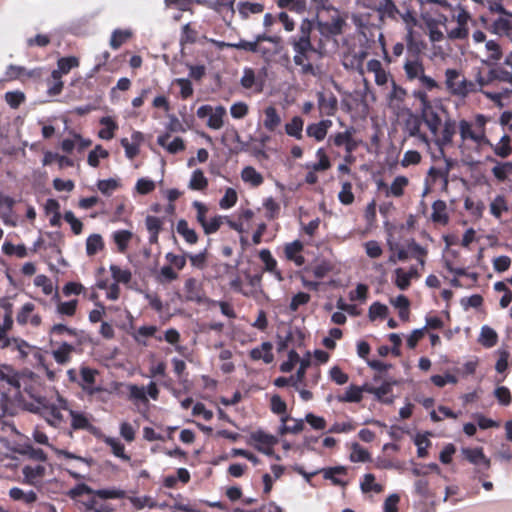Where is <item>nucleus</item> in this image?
<instances>
[{
	"label": "nucleus",
	"mask_w": 512,
	"mask_h": 512,
	"mask_svg": "<svg viewBox=\"0 0 512 512\" xmlns=\"http://www.w3.org/2000/svg\"><path fill=\"white\" fill-rule=\"evenodd\" d=\"M397 384L396 381L389 382L385 381L381 386L376 387L375 398L377 401L384 404H391L394 401V396L392 395V386Z\"/></svg>",
	"instance_id": "4c0bfd02"
},
{
	"label": "nucleus",
	"mask_w": 512,
	"mask_h": 512,
	"mask_svg": "<svg viewBox=\"0 0 512 512\" xmlns=\"http://www.w3.org/2000/svg\"><path fill=\"white\" fill-rule=\"evenodd\" d=\"M69 415L71 417V431L69 432V436L72 437V431L77 430H86L89 432H93L95 427L91 424L89 417L86 413L81 411H76L69 408Z\"/></svg>",
	"instance_id": "6ab92c4d"
},
{
	"label": "nucleus",
	"mask_w": 512,
	"mask_h": 512,
	"mask_svg": "<svg viewBox=\"0 0 512 512\" xmlns=\"http://www.w3.org/2000/svg\"><path fill=\"white\" fill-rule=\"evenodd\" d=\"M367 70L374 74L378 86L387 84L390 74L383 68L381 61L371 59L367 62Z\"/></svg>",
	"instance_id": "393cba45"
},
{
	"label": "nucleus",
	"mask_w": 512,
	"mask_h": 512,
	"mask_svg": "<svg viewBox=\"0 0 512 512\" xmlns=\"http://www.w3.org/2000/svg\"><path fill=\"white\" fill-rule=\"evenodd\" d=\"M226 115V109L224 106H217L209 115L207 126L213 130H219L223 127V118Z\"/></svg>",
	"instance_id": "c03bdc74"
},
{
	"label": "nucleus",
	"mask_w": 512,
	"mask_h": 512,
	"mask_svg": "<svg viewBox=\"0 0 512 512\" xmlns=\"http://www.w3.org/2000/svg\"><path fill=\"white\" fill-rule=\"evenodd\" d=\"M120 187V183L118 180L113 178L99 180L97 182L98 190L106 196H110L113 191L117 190Z\"/></svg>",
	"instance_id": "774afa93"
},
{
	"label": "nucleus",
	"mask_w": 512,
	"mask_h": 512,
	"mask_svg": "<svg viewBox=\"0 0 512 512\" xmlns=\"http://www.w3.org/2000/svg\"><path fill=\"white\" fill-rule=\"evenodd\" d=\"M493 82L492 75H490V70L488 73L484 76L481 72H478L476 75V78L474 81H472V84H476L475 86V93L482 92L488 99L492 100L495 104L499 106H503L501 100H502V93H496V92H486L483 91V87L489 85Z\"/></svg>",
	"instance_id": "dca6fc26"
},
{
	"label": "nucleus",
	"mask_w": 512,
	"mask_h": 512,
	"mask_svg": "<svg viewBox=\"0 0 512 512\" xmlns=\"http://www.w3.org/2000/svg\"><path fill=\"white\" fill-rule=\"evenodd\" d=\"M362 399V389L354 384L350 385L343 395L338 396V401L343 403H359Z\"/></svg>",
	"instance_id": "a18cd8bd"
},
{
	"label": "nucleus",
	"mask_w": 512,
	"mask_h": 512,
	"mask_svg": "<svg viewBox=\"0 0 512 512\" xmlns=\"http://www.w3.org/2000/svg\"><path fill=\"white\" fill-rule=\"evenodd\" d=\"M109 152L101 145H96L95 148L89 152L87 162L91 167L97 168L99 166L100 158H107Z\"/></svg>",
	"instance_id": "e2e57ef3"
},
{
	"label": "nucleus",
	"mask_w": 512,
	"mask_h": 512,
	"mask_svg": "<svg viewBox=\"0 0 512 512\" xmlns=\"http://www.w3.org/2000/svg\"><path fill=\"white\" fill-rule=\"evenodd\" d=\"M498 335L494 329L489 326H483L479 337V342L486 348H491L497 344Z\"/></svg>",
	"instance_id": "8fccbe9b"
},
{
	"label": "nucleus",
	"mask_w": 512,
	"mask_h": 512,
	"mask_svg": "<svg viewBox=\"0 0 512 512\" xmlns=\"http://www.w3.org/2000/svg\"><path fill=\"white\" fill-rule=\"evenodd\" d=\"M405 44L407 46V57L423 58L421 54L426 48V44L415 35L412 29H409L405 35Z\"/></svg>",
	"instance_id": "aec40b11"
},
{
	"label": "nucleus",
	"mask_w": 512,
	"mask_h": 512,
	"mask_svg": "<svg viewBox=\"0 0 512 512\" xmlns=\"http://www.w3.org/2000/svg\"><path fill=\"white\" fill-rule=\"evenodd\" d=\"M241 178L253 187H259L264 182L263 176L252 166H246L242 169Z\"/></svg>",
	"instance_id": "ea45409f"
},
{
	"label": "nucleus",
	"mask_w": 512,
	"mask_h": 512,
	"mask_svg": "<svg viewBox=\"0 0 512 512\" xmlns=\"http://www.w3.org/2000/svg\"><path fill=\"white\" fill-rule=\"evenodd\" d=\"M462 452L465 459L474 465L484 464L488 466L490 463L489 459L484 455L482 448H466Z\"/></svg>",
	"instance_id": "58836bf2"
},
{
	"label": "nucleus",
	"mask_w": 512,
	"mask_h": 512,
	"mask_svg": "<svg viewBox=\"0 0 512 512\" xmlns=\"http://www.w3.org/2000/svg\"><path fill=\"white\" fill-rule=\"evenodd\" d=\"M104 248V242L99 234H92L86 240V253L88 256H94Z\"/></svg>",
	"instance_id": "3c124183"
},
{
	"label": "nucleus",
	"mask_w": 512,
	"mask_h": 512,
	"mask_svg": "<svg viewBox=\"0 0 512 512\" xmlns=\"http://www.w3.org/2000/svg\"><path fill=\"white\" fill-rule=\"evenodd\" d=\"M318 108L322 115L334 116L338 109V100L333 93H317Z\"/></svg>",
	"instance_id": "a211bd4d"
},
{
	"label": "nucleus",
	"mask_w": 512,
	"mask_h": 512,
	"mask_svg": "<svg viewBox=\"0 0 512 512\" xmlns=\"http://www.w3.org/2000/svg\"><path fill=\"white\" fill-rule=\"evenodd\" d=\"M367 8L375 9L382 19L388 18L393 21H399L400 9L393 0H368L364 3Z\"/></svg>",
	"instance_id": "1a4fd4ad"
},
{
	"label": "nucleus",
	"mask_w": 512,
	"mask_h": 512,
	"mask_svg": "<svg viewBox=\"0 0 512 512\" xmlns=\"http://www.w3.org/2000/svg\"><path fill=\"white\" fill-rule=\"evenodd\" d=\"M409 181L405 176H397L391 183L389 189L386 192V196L401 197L404 194V190L407 187Z\"/></svg>",
	"instance_id": "49530a36"
},
{
	"label": "nucleus",
	"mask_w": 512,
	"mask_h": 512,
	"mask_svg": "<svg viewBox=\"0 0 512 512\" xmlns=\"http://www.w3.org/2000/svg\"><path fill=\"white\" fill-rule=\"evenodd\" d=\"M303 126L304 120L300 116H294L290 122L285 124V132L288 136L301 140L303 138Z\"/></svg>",
	"instance_id": "a19ab883"
},
{
	"label": "nucleus",
	"mask_w": 512,
	"mask_h": 512,
	"mask_svg": "<svg viewBox=\"0 0 512 512\" xmlns=\"http://www.w3.org/2000/svg\"><path fill=\"white\" fill-rule=\"evenodd\" d=\"M105 443L111 447L112 452L116 457L124 461L130 460V456L125 453L124 445L119 440L112 437H107L105 439Z\"/></svg>",
	"instance_id": "052dcab7"
},
{
	"label": "nucleus",
	"mask_w": 512,
	"mask_h": 512,
	"mask_svg": "<svg viewBox=\"0 0 512 512\" xmlns=\"http://www.w3.org/2000/svg\"><path fill=\"white\" fill-rule=\"evenodd\" d=\"M97 496H94L89 498L87 501H85L83 504L86 507L87 510L93 511V512H113L114 509L106 503H100L97 499Z\"/></svg>",
	"instance_id": "338daca9"
},
{
	"label": "nucleus",
	"mask_w": 512,
	"mask_h": 512,
	"mask_svg": "<svg viewBox=\"0 0 512 512\" xmlns=\"http://www.w3.org/2000/svg\"><path fill=\"white\" fill-rule=\"evenodd\" d=\"M324 479L331 480L334 485H344L345 483L336 477V475H345L347 470L344 466H336L321 469Z\"/></svg>",
	"instance_id": "de8ad7c7"
},
{
	"label": "nucleus",
	"mask_w": 512,
	"mask_h": 512,
	"mask_svg": "<svg viewBox=\"0 0 512 512\" xmlns=\"http://www.w3.org/2000/svg\"><path fill=\"white\" fill-rule=\"evenodd\" d=\"M97 374L98 371L96 369L87 366L80 368V380L78 384L81 386L82 390L90 396L101 391L100 387L95 386Z\"/></svg>",
	"instance_id": "f8f14e48"
},
{
	"label": "nucleus",
	"mask_w": 512,
	"mask_h": 512,
	"mask_svg": "<svg viewBox=\"0 0 512 512\" xmlns=\"http://www.w3.org/2000/svg\"><path fill=\"white\" fill-rule=\"evenodd\" d=\"M34 311L35 305L33 303H25L16 315L17 323L21 326L30 324L32 327L38 328L42 324V317Z\"/></svg>",
	"instance_id": "9b49d317"
},
{
	"label": "nucleus",
	"mask_w": 512,
	"mask_h": 512,
	"mask_svg": "<svg viewBox=\"0 0 512 512\" xmlns=\"http://www.w3.org/2000/svg\"><path fill=\"white\" fill-rule=\"evenodd\" d=\"M183 300L186 302H193L198 305L210 302V298L205 295L202 283L194 277H189L184 282Z\"/></svg>",
	"instance_id": "6e6552de"
},
{
	"label": "nucleus",
	"mask_w": 512,
	"mask_h": 512,
	"mask_svg": "<svg viewBox=\"0 0 512 512\" xmlns=\"http://www.w3.org/2000/svg\"><path fill=\"white\" fill-rule=\"evenodd\" d=\"M76 351V347L68 342H61L52 350L53 359L59 365H66L72 359V354Z\"/></svg>",
	"instance_id": "4be33fe9"
},
{
	"label": "nucleus",
	"mask_w": 512,
	"mask_h": 512,
	"mask_svg": "<svg viewBox=\"0 0 512 512\" xmlns=\"http://www.w3.org/2000/svg\"><path fill=\"white\" fill-rule=\"evenodd\" d=\"M491 147L494 154L500 158H507L512 154L511 137L504 134L497 144H487Z\"/></svg>",
	"instance_id": "2f4dec72"
},
{
	"label": "nucleus",
	"mask_w": 512,
	"mask_h": 512,
	"mask_svg": "<svg viewBox=\"0 0 512 512\" xmlns=\"http://www.w3.org/2000/svg\"><path fill=\"white\" fill-rule=\"evenodd\" d=\"M78 300L73 299L67 302L58 301L56 312L62 316L73 317L76 313Z\"/></svg>",
	"instance_id": "bf43d9fd"
},
{
	"label": "nucleus",
	"mask_w": 512,
	"mask_h": 512,
	"mask_svg": "<svg viewBox=\"0 0 512 512\" xmlns=\"http://www.w3.org/2000/svg\"><path fill=\"white\" fill-rule=\"evenodd\" d=\"M263 125L269 132H274L281 124V117L277 109L273 106H268L264 110Z\"/></svg>",
	"instance_id": "473e14b6"
},
{
	"label": "nucleus",
	"mask_w": 512,
	"mask_h": 512,
	"mask_svg": "<svg viewBox=\"0 0 512 512\" xmlns=\"http://www.w3.org/2000/svg\"><path fill=\"white\" fill-rule=\"evenodd\" d=\"M403 70L406 81H418L421 87L429 91L440 89L438 82L432 77L426 75L423 58L406 57L403 64Z\"/></svg>",
	"instance_id": "39448f33"
},
{
	"label": "nucleus",
	"mask_w": 512,
	"mask_h": 512,
	"mask_svg": "<svg viewBox=\"0 0 512 512\" xmlns=\"http://www.w3.org/2000/svg\"><path fill=\"white\" fill-rule=\"evenodd\" d=\"M281 422L283 425L279 429L280 435H285L288 433L298 434L304 429L303 420L292 419L289 415L282 416Z\"/></svg>",
	"instance_id": "c756f323"
},
{
	"label": "nucleus",
	"mask_w": 512,
	"mask_h": 512,
	"mask_svg": "<svg viewBox=\"0 0 512 512\" xmlns=\"http://www.w3.org/2000/svg\"><path fill=\"white\" fill-rule=\"evenodd\" d=\"M132 36L131 31L116 29L112 32L110 39V46L113 49H119L124 43H126Z\"/></svg>",
	"instance_id": "864d4df0"
},
{
	"label": "nucleus",
	"mask_w": 512,
	"mask_h": 512,
	"mask_svg": "<svg viewBox=\"0 0 512 512\" xmlns=\"http://www.w3.org/2000/svg\"><path fill=\"white\" fill-rule=\"evenodd\" d=\"M55 76V73L52 71L51 77L47 80V94L49 96H57L61 94L64 87L62 76L59 74L58 77Z\"/></svg>",
	"instance_id": "6e6d98bb"
},
{
	"label": "nucleus",
	"mask_w": 512,
	"mask_h": 512,
	"mask_svg": "<svg viewBox=\"0 0 512 512\" xmlns=\"http://www.w3.org/2000/svg\"><path fill=\"white\" fill-rule=\"evenodd\" d=\"M487 122L488 118L483 114H477L473 123L465 119L460 120L458 130L462 142L471 140L478 145L490 144L486 136Z\"/></svg>",
	"instance_id": "20e7f679"
},
{
	"label": "nucleus",
	"mask_w": 512,
	"mask_h": 512,
	"mask_svg": "<svg viewBox=\"0 0 512 512\" xmlns=\"http://www.w3.org/2000/svg\"><path fill=\"white\" fill-rule=\"evenodd\" d=\"M281 50L280 41H275L272 47L259 45L258 53L266 63H269Z\"/></svg>",
	"instance_id": "680f3d73"
},
{
	"label": "nucleus",
	"mask_w": 512,
	"mask_h": 512,
	"mask_svg": "<svg viewBox=\"0 0 512 512\" xmlns=\"http://www.w3.org/2000/svg\"><path fill=\"white\" fill-rule=\"evenodd\" d=\"M355 130L353 127L345 130L344 132H337L334 135H331L328 139V142L333 144L336 147L344 146L350 137L354 135Z\"/></svg>",
	"instance_id": "0e129e2a"
},
{
	"label": "nucleus",
	"mask_w": 512,
	"mask_h": 512,
	"mask_svg": "<svg viewBox=\"0 0 512 512\" xmlns=\"http://www.w3.org/2000/svg\"><path fill=\"white\" fill-rule=\"evenodd\" d=\"M272 348L273 346L270 342H263L260 347L253 348L249 356L253 361L262 359L265 363H271L274 359Z\"/></svg>",
	"instance_id": "cd10ccee"
},
{
	"label": "nucleus",
	"mask_w": 512,
	"mask_h": 512,
	"mask_svg": "<svg viewBox=\"0 0 512 512\" xmlns=\"http://www.w3.org/2000/svg\"><path fill=\"white\" fill-rule=\"evenodd\" d=\"M453 20L456 22L455 27L445 26L447 37L450 40H464L469 35L468 23L472 21L470 13L463 7L453 13Z\"/></svg>",
	"instance_id": "0eeeda50"
},
{
	"label": "nucleus",
	"mask_w": 512,
	"mask_h": 512,
	"mask_svg": "<svg viewBox=\"0 0 512 512\" xmlns=\"http://www.w3.org/2000/svg\"><path fill=\"white\" fill-rule=\"evenodd\" d=\"M304 245L300 240L287 243L284 247V254L287 260L292 261L297 266H302L305 263V258L301 255Z\"/></svg>",
	"instance_id": "5701e85b"
},
{
	"label": "nucleus",
	"mask_w": 512,
	"mask_h": 512,
	"mask_svg": "<svg viewBox=\"0 0 512 512\" xmlns=\"http://www.w3.org/2000/svg\"><path fill=\"white\" fill-rule=\"evenodd\" d=\"M492 168L493 176L500 182L507 180L508 175L512 174V162H496Z\"/></svg>",
	"instance_id": "603ef678"
},
{
	"label": "nucleus",
	"mask_w": 512,
	"mask_h": 512,
	"mask_svg": "<svg viewBox=\"0 0 512 512\" xmlns=\"http://www.w3.org/2000/svg\"><path fill=\"white\" fill-rule=\"evenodd\" d=\"M410 256L415 258L420 265L424 266L427 250L415 241L408 244Z\"/></svg>",
	"instance_id": "69168bd1"
},
{
	"label": "nucleus",
	"mask_w": 512,
	"mask_h": 512,
	"mask_svg": "<svg viewBox=\"0 0 512 512\" xmlns=\"http://www.w3.org/2000/svg\"><path fill=\"white\" fill-rule=\"evenodd\" d=\"M344 25L345 21L339 15H336L329 21H319L317 24V29L323 37L331 38L340 35L343 31Z\"/></svg>",
	"instance_id": "2eb2a0df"
},
{
	"label": "nucleus",
	"mask_w": 512,
	"mask_h": 512,
	"mask_svg": "<svg viewBox=\"0 0 512 512\" xmlns=\"http://www.w3.org/2000/svg\"><path fill=\"white\" fill-rule=\"evenodd\" d=\"M170 137L171 136L169 133L159 135L157 138V143L161 147L166 148V150L171 154H176L185 149V144L182 138L175 137L172 141L169 142Z\"/></svg>",
	"instance_id": "a878e982"
},
{
	"label": "nucleus",
	"mask_w": 512,
	"mask_h": 512,
	"mask_svg": "<svg viewBox=\"0 0 512 512\" xmlns=\"http://www.w3.org/2000/svg\"><path fill=\"white\" fill-rule=\"evenodd\" d=\"M311 26L310 22L303 23L300 33L291 38V44L295 52L293 61L295 65L301 67V74L315 76L316 70L312 64V56L317 53V50L311 43Z\"/></svg>",
	"instance_id": "f03ea898"
},
{
	"label": "nucleus",
	"mask_w": 512,
	"mask_h": 512,
	"mask_svg": "<svg viewBox=\"0 0 512 512\" xmlns=\"http://www.w3.org/2000/svg\"><path fill=\"white\" fill-rule=\"evenodd\" d=\"M422 124L420 115H410L405 121L404 130L409 137L417 138L421 143L429 145L431 140L426 133L421 131Z\"/></svg>",
	"instance_id": "ddd939ff"
},
{
	"label": "nucleus",
	"mask_w": 512,
	"mask_h": 512,
	"mask_svg": "<svg viewBox=\"0 0 512 512\" xmlns=\"http://www.w3.org/2000/svg\"><path fill=\"white\" fill-rule=\"evenodd\" d=\"M391 86V91L387 96L388 103L390 106L400 107L407 97V90L398 85L393 79L391 80Z\"/></svg>",
	"instance_id": "c85d7f7f"
},
{
	"label": "nucleus",
	"mask_w": 512,
	"mask_h": 512,
	"mask_svg": "<svg viewBox=\"0 0 512 512\" xmlns=\"http://www.w3.org/2000/svg\"><path fill=\"white\" fill-rule=\"evenodd\" d=\"M456 121L448 118L444 121L442 130L438 131L437 136H433L434 143L440 148L443 152V148L452 143L453 137L456 134Z\"/></svg>",
	"instance_id": "4468645a"
},
{
	"label": "nucleus",
	"mask_w": 512,
	"mask_h": 512,
	"mask_svg": "<svg viewBox=\"0 0 512 512\" xmlns=\"http://www.w3.org/2000/svg\"><path fill=\"white\" fill-rule=\"evenodd\" d=\"M13 326V304L8 301L0 303V341L5 340L4 347L9 345V339L6 338L8 331Z\"/></svg>",
	"instance_id": "9d476101"
},
{
	"label": "nucleus",
	"mask_w": 512,
	"mask_h": 512,
	"mask_svg": "<svg viewBox=\"0 0 512 512\" xmlns=\"http://www.w3.org/2000/svg\"><path fill=\"white\" fill-rule=\"evenodd\" d=\"M100 124L103 126L98 132V136L104 140H111L118 130L117 122L110 116H105L100 119Z\"/></svg>",
	"instance_id": "72a5a7b5"
},
{
	"label": "nucleus",
	"mask_w": 512,
	"mask_h": 512,
	"mask_svg": "<svg viewBox=\"0 0 512 512\" xmlns=\"http://www.w3.org/2000/svg\"><path fill=\"white\" fill-rule=\"evenodd\" d=\"M80 64V61L75 56H67V57H61L57 61V69L53 70L55 73V77H58L59 75H66L68 74L72 69L77 68Z\"/></svg>",
	"instance_id": "f704fd0d"
},
{
	"label": "nucleus",
	"mask_w": 512,
	"mask_h": 512,
	"mask_svg": "<svg viewBox=\"0 0 512 512\" xmlns=\"http://www.w3.org/2000/svg\"><path fill=\"white\" fill-rule=\"evenodd\" d=\"M132 142H129L127 138H122L120 143L125 149V155L129 159L135 158L139 154V147L143 141V134L139 131H134L131 135Z\"/></svg>",
	"instance_id": "b1692460"
},
{
	"label": "nucleus",
	"mask_w": 512,
	"mask_h": 512,
	"mask_svg": "<svg viewBox=\"0 0 512 512\" xmlns=\"http://www.w3.org/2000/svg\"><path fill=\"white\" fill-rule=\"evenodd\" d=\"M179 277L178 273L170 265L163 266L156 276V281L160 284H168Z\"/></svg>",
	"instance_id": "13d9d810"
},
{
	"label": "nucleus",
	"mask_w": 512,
	"mask_h": 512,
	"mask_svg": "<svg viewBox=\"0 0 512 512\" xmlns=\"http://www.w3.org/2000/svg\"><path fill=\"white\" fill-rule=\"evenodd\" d=\"M240 84L244 89L253 90L256 94L262 93L264 89V79L256 76L255 71L249 67L244 68Z\"/></svg>",
	"instance_id": "f3484780"
},
{
	"label": "nucleus",
	"mask_w": 512,
	"mask_h": 512,
	"mask_svg": "<svg viewBox=\"0 0 512 512\" xmlns=\"http://www.w3.org/2000/svg\"><path fill=\"white\" fill-rule=\"evenodd\" d=\"M113 241L120 253H125L129 243L133 238V233L129 230H117L112 234Z\"/></svg>",
	"instance_id": "e433bc0d"
},
{
	"label": "nucleus",
	"mask_w": 512,
	"mask_h": 512,
	"mask_svg": "<svg viewBox=\"0 0 512 512\" xmlns=\"http://www.w3.org/2000/svg\"><path fill=\"white\" fill-rule=\"evenodd\" d=\"M0 394L3 412H6L8 403L17 401L21 397L20 374L9 365L0 366Z\"/></svg>",
	"instance_id": "7ed1b4c3"
},
{
	"label": "nucleus",
	"mask_w": 512,
	"mask_h": 512,
	"mask_svg": "<svg viewBox=\"0 0 512 512\" xmlns=\"http://www.w3.org/2000/svg\"><path fill=\"white\" fill-rule=\"evenodd\" d=\"M508 211V204L503 195H497L494 200L490 204V212L491 214L500 219L504 212Z\"/></svg>",
	"instance_id": "5fc2aeb1"
},
{
	"label": "nucleus",
	"mask_w": 512,
	"mask_h": 512,
	"mask_svg": "<svg viewBox=\"0 0 512 512\" xmlns=\"http://www.w3.org/2000/svg\"><path fill=\"white\" fill-rule=\"evenodd\" d=\"M24 390L34 399V403H27L25 407L28 411L39 414L45 419L48 425L54 428H60L64 423V416L61 410L69 412V404L60 394L57 395L58 405L51 403L45 396L34 394L30 389L24 387Z\"/></svg>",
	"instance_id": "f257e3e1"
},
{
	"label": "nucleus",
	"mask_w": 512,
	"mask_h": 512,
	"mask_svg": "<svg viewBox=\"0 0 512 512\" xmlns=\"http://www.w3.org/2000/svg\"><path fill=\"white\" fill-rule=\"evenodd\" d=\"M189 189L203 191L208 187V179L200 169L193 171L188 185Z\"/></svg>",
	"instance_id": "09e8293b"
},
{
	"label": "nucleus",
	"mask_w": 512,
	"mask_h": 512,
	"mask_svg": "<svg viewBox=\"0 0 512 512\" xmlns=\"http://www.w3.org/2000/svg\"><path fill=\"white\" fill-rule=\"evenodd\" d=\"M238 12L242 19H248L251 14H260L264 11V5L261 3L239 2Z\"/></svg>",
	"instance_id": "37998d69"
},
{
	"label": "nucleus",
	"mask_w": 512,
	"mask_h": 512,
	"mask_svg": "<svg viewBox=\"0 0 512 512\" xmlns=\"http://www.w3.org/2000/svg\"><path fill=\"white\" fill-rule=\"evenodd\" d=\"M176 229L188 244L193 245L197 243L198 235L194 229L189 228L188 222L185 219L178 221Z\"/></svg>",
	"instance_id": "79ce46f5"
},
{
	"label": "nucleus",
	"mask_w": 512,
	"mask_h": 512,
	"mask_svg": "<svg viewBox=\"0 0 512 512\" xmlns=\"http://www.w3.org/2000/svg\"><path fill=\"white\" fill-rule=\"evenodd\" d=\"M316 158L318 159L317 162L306 164L305 168L313 169L314 171L318 172H324L331 168V161L324 148L317 149Z\"/></svg>",
	"instance_id": "c9c22d12"
},
{
	"label": "nucleus",
	"mask_w": 512,
	"mask_h": 512,
	"mask_svg": "<svg viewBox=\"0 0 512 512\" xmlns=\"http://www.w3.org/2000/svg\"><path fill=\"white\" fill-rule=\"evenodd\" d=\"M431 219L434 223L446 225L449 222L447 205L443 200H436L432 205Z\"/></svg>",
	"instance_id": "7c9ffc66"
},
{
	"label": "nucleus",
	"mask_w": 512,
	"mask_h": 512,
	"mask_svg": "<svg viewBox=\"0 0 512 512\" xmlns=\"http://www.w3.org/2000/svg\"><path fill=\"white\" fill-rule=\"evenodd\" d=\"M331 125V120H321L318 123L309 124L306 128V133L316 141H322L325 139Z\"/></svg>",
	"instance_id": "bb28decb"
},
{
	"label": "nucleus",
	"mask_w": 512,
	"mask_h": 512,
	"mask_svg": "<svg viewBox=\"0 0 512 512\" xmlns=\"http://www.w3.org/2000/svg\"><path fill=\"white\" fill-rule=\"evenodd\" d=\"M110 271L115 283L127 284L131 281L132 273L129 269H122L118 265H111Z\"/></svg>",
	"instance_id": "4d7b16f0"
},
{
	"label": "nucleus",
	"mask_w": 512,
	"mask_h": 512,
	"mask_svg": "<svg viewBox=\"0 0 512 512\" xmlns=\"http://www.w3.org/2000/svg\"><path fill=\"white\" fill-rule=\"evenodd\" d=\"M420 117L432 136H437L442 120L435 108L432 106L429 109H420Z\"/></svg>",
	"instance_id": "412c9836"
},
{
	"label": "nucleus",
	"mask_w": 512,
	"mask_h": 512,
	"mask_svg": "<svg viewBox=\"0 0 512 512\" xmlns=\"http://www.w3.org/2000/svg\"><path fill=\"white\" fill-rule=\"evenodd\" d=\"M476 84L466 79L460 70L448 68L445 70V87L448 93L454 97L465 99L475 93Z\"/></svg>",
	"instance_id": "423d86ee"
}]
</instances>
